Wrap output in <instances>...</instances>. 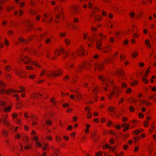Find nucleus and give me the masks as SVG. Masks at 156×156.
<instances>
[{"mask_svg":"<svg viewBox=\"0 0 156 156\" xmlns=\"http://www.w3.org/2000/svg\"><path fill=\"white\" fill-rule=\"evenodd\" d=\"M19 88L21 89V90H14L8 89L5 91L4 89L1 88L0 89V93L2 94H3L5 93L7 94H9L11 92H22L24 91V88L22 86H20Z\"/></svg>","mask_w":156,"mask_h":156,"instance_id":"obj_1","label":"nucleus"},{"mask_svg":"<svg viewBox=\"0 0 156 156\" xmlns=\"http://www.w3.org/2000/svg\"><path fill=\"white\" fill-rule=\"evenodd\" d=\"M20 60L23 61H25L24 63L25 64H28L29 62L31 64H34L35 66L38 67H40V66L39 65L38 63L35 62H33L31 61L29 59V58L27 57V56H25L24 58L21 56L20 58Z\"/></svg>","mask_w":156,"mask_h":156,"instance_id":"obj_2","label":"nucleus"},{"mask_svg":"<svg viewBox=\"0 0 156 156\" xmlns=\"http://www.w3.org/2000/svg\"><path fill=\"white\" fill-rule=\"evenodd\" d=\"M88 40L90 41L91 43H92L94 41H96L97 48L99 50L101 49L100 47L101 46V40L98 39L96 36H94V38L92 37L91 40H90L89 38Z\"/></svg>","mask_w":156,"mask_h":156,"instance_id":"obj_3","label":"nucleus"},{"mask_svg":"<svg viewBox=\"0 0 156 156\" xmlns=\"http://www.w3.org/2000/svg\"><path fill=\"white\" fill-rule=\"evenodd\" d=\"M60 50L59 51H58V49L56 50V51L55 52V54L58 55V56H59L60 55V52H61L62 54V56L64 58H65V56H67L68 55V53L63 48L60 47Z\"/></svg>","mask_w":156,"mask_h":156,"instance_id":"obj_4","label":"nucleus"},{"mask_svg":"<svg viewBox=\"0 0 156 156\" xmlns=\"http://www.w3.org/2000/svg\"><path fill=\"white\" fill-rule=\"evenodd\" d=\"M58 73H56V72H52V71L50 72H48L46 74V75L49 76L51 77V75H53L55 77H57L59 75V74H62V72L60 71L59 70H57Z\"/></svg>","mask_w":156,"mask_h":156,"instance_id":"obj_5","label":"nucleus"},{"mask_svg":"<svg viewBox=\"0 0 156 156\" xmlns=\"http://www.w3.org/2000/svg\"><path fill=\"white\" fill-rule=\"evenodd\" d=\"M2 116H3L2 121L4 122V123L5 124L6 126L8 127H9L11 129H12V128L11 126V124L9 123L6 121V118L5 117L3 116V115H2Z\"/></svg>","mask_w":156,"mask_h":156,"instance_id":"obj_6","label":"nucleus"},{"mask_svg":"<svg viewBox=\"0 0 156 156\" xmlns=\"http://www.w3.org/2000/svg\"><path fill=\"white\" fill-rule=\"evenodd\" d=\"M29 21V20H28V21H25L24 23V24H27V29L28 31H30L31 29H32L33 27V26L31 23H28V22Z\"/></svg>","mask_w":156,"mask_h":156,"instance_id":"obj_7","label":"nucleus"},{"mask_svg":"<svg viewBox=\"0 0 156 156\" xmlns=\"http://www.w3.org/2000/svg\"><path fill=\"white\" fill-rule=\"evenodd\" d=\"M103 62H101L99 64H95V66L99 70H101L103 68Z\"/></svg>","mask_w":156,"mask_h":156,"instance_id":"obj_8","label":"nucleus"},{"mask_svg":"<svg viewBox=\"0 0 156 156\" xmlns=\"http://www.w3.org/2000/svg\"><path fill=\"white\" fill-rule=\"evenodd\" d=\"M34 140L36 141V145L37 146L40 147H42V144L37 141L38 138L37 137H34Z\"/></svg>","mask_w":156,"mask_h":156,"instance_id":"obj_9","label":"nucleus"},{"mask_svg":"<svg viewBox=\"0 0 156 156\" xmlns=\"http://www.w3.org/2000/svg\"><path fill=\"white\" fill-rule=\"evenodd\" d=\"M117 75L119 76H121L122 77L123 76V71L121 69H119L117 70Z\"/></svg>","mask_w":156,"mask_h":156,"instance_id":"obj_10","label":"nucleus"},{"mask_svg":"<svg viewBox=\"0 0 156 156\" xmlns=\"http://www.w3.org/2000/svg\"><path fill=\"white\" fill-rule=\"evenodd\" d=\"M122 127L124 128V130H128L129 129V125L127 123L123 124L122 125Z\"/></svg>","mask_w":156,"mask_h":156,"instance_id":"obj_11","label":"nucleus"},{"mask_svg":"<svg viewBox=\"0 0 156 156\" xmlns=\"http://www.w3.org/2000/svg\"><path fill=\"white\" fill-rule=\"evenodd\" d=\"M93 90L94 93V95L93 96V97L95 99H97V97L96 95V94L98 92V90H97V87H94L93 89Z\"/></svg>","mask_w":156,"mask_h":156,"instance_id":"obj_12","label":"nucleus"},{"mask_svg":"<svg viewBox=\"0 0 156 156\" xmlns=\"http://www.w3.org/2000/svg\"><path fill=\"white\" fill-rule=\"evenodd\" d=\"M18 40L20 42L23 43L24 44L27 43L28 42V41H27L25 40L24 39L20 37L19 38Z\"/></svg>","mask_w":156,"mask_h":156,"instance_id":"obj_13","label":"nucleus"},{"mask_svg":"<svg viewBox=\"0 0 156 156\" xmlns=\"http://www.w3.org/2000/svg\"><path fill=\"white\" fill-rule=\"evenodd\" d=\"M11 109V107L9 106L5 107L4 108V111L5 112H9Z\"/></svg>","mask_w":156,"mask_h":156,"instance_id":"obj_14","label":"nucleus"},{"mask_svg":"<svg viewBox=\"0 0 156 156\" xmlns=\"http://www.w3.org/2000/svg\"><path fill=\"white\" fill-rule=\"evenodd\" d=\"M117 89L116 90V91H112V92L111 93V95H109L108 96V98L110 99H111V97H112V96L111 95H113L114 94H118V92H117Z\"/></svg>","mask_w":156,"mask_h":156,"instance_id":"obj_15","label":"nucleus"},{"mask_svg":"<svg viewBox=\"0 0 156 156\" xmlns=\"http://www.w3.org/2000/svg\"><path fill=\"white\" fill-rule=\"evenodd\" d=\"M145 43L149 48H151V45L150 44V42L149 41L147 40H146L145 41Z\"/></svg>","mask_w":156,"mask_h":156,"instance_id":"obj_16","label":"nucleus"},{"mask_svg":"<svg viewBox=\"0 0 156 156\" xmlns=\"http://www.w3.org/2000/svg\"><path fill=\"white\" fill-rule=\"evenodd\" d=\"M2 133L5 136H7L8 134V132L4 130H2Z\"/></svg>","mask_w":156,"mask_h":156,"instance_id":"obj_17","label":"nucleus"},{"mask_svg":"<svg viewBox=\"0 0 156 156\" xmlns=\"http://www.w3.org/2000/svg\"><path fill=\"white\" fill-rule=\"evenodd\" d=\"M105 148H109L111 150L113 151L115 149V147H110L107 144H106L105 145Z\"/></svg>","mask_w":156,"mask_h":156,"instance_id":"obj_18","label":"nucleus"},{"mask_svg":"<svg viewBox=\"0 0 156 156\" xmlns=\"http://www.w3.org/2000/svg\"><path fill=\"white\" fill-rule=\"evenodd\" d=\"M99 78L101 80L102 82H104L106 81V79L102 76L99 77Z\"/></svg>","mask_w":156,"mask_h":156,"instance_id":"obj_19","label":"nucleus"},{"mask_svg":"<svg viewBox=\"0 0 156 156\" xmlns=\"http://www.w3.org/2000/svg\"><path fill=\"white\" fill-rule=\"evenodd\" d=\"M38 95H40L41 96V94H40L39 93H38L37 94L36 93H34L33 94L32 97L34 98H37L38 97Z\"/></svg>","mask_w":156,"mask_h":156,"instance_id":"obj_20","label":"nucleus"},{"mask_svg":"<svg viewBox=\"0 0 156 156\" xmlns=\"http://www.w3.org/2000/svg\"><path fill=\"white\" fill-rule=\"evenodd\" d=\"M95 19L98 21L100 20H101L102 18L98 15H97L94 16Z\"/></svg>","mask_w":156,"mask_h":156,"instance_id":"obj_21","label":"nucleus"},{"mask_svg":"<svg viewBox=\"0 0 156 156\" xmlns=\"http://www.w3.org/2000/svg\"><path fill=\"white\" fill-rule=\"evenodd\" d=\"M83 51V50L82 49H81L80 50H79V51H78L77 52V53L78 54H79L80 55H79L80 56H81V55H83V53L82 52V51Z\"/></svg>","mask_w":156,"mask_h":156,"instance_id":"obj_22","label":"nucleus"},{"mask_svg":"<svg viewBox=\"0 0 156 156\" xmlns=\"http://www.w3.org/2000/svg\"><path fill=\"white\" fill-rule=\"evenodd\" d=\"M140 101L143 104H146L147 105H150V103L149 102H145L144 100H143V101H141V100H140Z\"/></svg>","mask_w":156,"mask_h":156,"instance_id":"obj_23","label":"nucleus"},{"mask_svg":"<svg viewBox=\"0 0 156 156\" xmlns=\"http://www.w3.org/2000/svg\"><path fill=\"white\" fill-rule=\"evenodd\" d=\"M65 42L67 45H69L70 43V41L68 39H65Z\"/></svg>","mask_w":156,"mask_h":156,"instance_id":"obj_24","label":"nucleus"},{"mask_svg":"<svg viewBox=\"0 0 156 156\" xmlns=\"http://www.w3.org/2000/svg\"><path fill=\"white\" fill-rule=\"evenodd\" d=\"M115 108L114 107H109L108 108V110L111 111L112 112H114V111L115 110Z\"/></svg>","mask_w":156,"mask_h":156,"instance_id":"obj_25","label":"nucleus"},{"mask_svg":"<svg viewBox=\"0 0 156 156\" xmlns=\"http://www.w3.org/2000/svg\"><path fill=\"white\" fill-rule=\"evenodd\" d=\"M45 122L47 125H51V122L49 120H46Z\"/></svg>","mask_w":156,"mask_h":156,"instance_id":"obj_26","label":"nucleus"},{"mask_svg":"<svg viewBox=\"0 0 156 156\" xmlns=\"http://www.w3.org/2000/svg\"><path fill=\"white\" fill-rule=\"evenodd\" d=\"M13 96L14 97H15L16 98V100L17 101H19L20 100L19 96L17 94H14Z\"/></svg>","mask_w":156,"mask_h":156,"instance_id":"obj_27","label":"nucleus"},{"mask_svg":"<svg viewBox=\"0 0 156 156\" xmlns=\"http://www.w3.org/2000/svg\"><path fill=\"white\" fill-rule=\"evenodd\" d=\"M96 156H102V152L99 151V153H96Z\"/></svg>","mask_w":156,"mask_h":156,"instance_id":"obj_28","label":"nucleus"},{"mask_svg":"<svg viewBox=\"0 0 156 156\" xmlns=\"http://www.w3.org/2000/svg\"><path fill=\"white\" fill-rule=\"evenodd\" d=\"M5 69L7 71H9L10 70V67L9 66H6L5 67Z\"/></svg>","mask_w":156,"mask_h":156,"instance_id":"obj_29","label":"nucleus"},{"mask_svg":"<svg viewBox=\"0 0 156 156\" xmlns=\"http://www.w3.org/2000/svg\"><path fill=\"white\" fill-rule=\"evenodd\" d=\"M142 80L145 83H147L148 80L146 79L144 77H143L142 78Z\"/></svg>","mask_w":156,"mask_h":156,"instance_id":"obj_30","label":"nucleus"},{"mask_svg":"<svg viewBox=\"0 0 156 156\" xmlns=\"http://www.w3.org/2000/svg\"><path fill=\"white\" fill-rule=\"evenodd\" d=\"M130 111L131 112H133L134 110V108L132 106H130L129 108Z\"/></svg>","mask_w":156,"mask_h":156,"instance_id":"obj_31","label":"nucleus"},{"mask_svg":"<svg viewBox=\"0 0 156 156\" xmlns=\"http://www.w3.org/2000/svg\"><path fill=\"white\" fill-rule=\"evenodd\" d=\"M143 131V130H142L141 131H140L139 130H136L135 131V133L136 134H138L141 132Z\"/></svg>","mask_w":156,"mask_h":156,"instance_id":"obj_32","label":"nucleus"},{"mask_svg":"<svg viewBox=\"0 0 156 156\" xmlns=\"http://www.w3.org/2000/svg\"><path fill=\"white\" fill-rule=\"evenodd\" d=\"M30 4L32 5H34L35 4V2L33 0H31L30 1Z\"/></svg>","mask_w":156,"mask_h":156,"instance_id":"obj_33","label":"nucleus"},{"mask_svg":"<svg viewBox=\"0 0 156 156\" xmlns=\"http://www.w3.org/2000/svg\"><path fill=\"white\" fill-rule=\"evenodd\" d=\"M138 55V53L137 52H135L132 55V56L133 57H136Z\"/></svg>","mask_w":156,"mask_h":156,"instance_id":"obj_34","label":"nucleus"},{"mask_svg":"<svg viewBox=\"0 0 156 156\" xmlns=\"http://www.w3.org/2000/svg\"><path fill=\"white\" fill-rule=\"evenodd\" d=\"M51 41V39L49 38H48L45 40V42L47 44L50 42Z\"/></svg>","mask_w":156,"mask_h":156,"instance_id":"obj_35","label":"nucleus"},{"mask_svg":"<svg viewBox=\"0 0 156 156\" xmlns=\"http://www.w3.org/2000/svg\"><path fill=\"white\" fill-rule=\"evenodd\" d=\"M1 105L3 106L6 105V103L4 101H1L0 102Z\"/></svg>","mask_w":156,"mask_h":156,"instance_id":"obj_36","label":"nucleus"},{"mask_svg":"<svg viewBox=\"0 0 156 156\" xmlns=\"http://www.w3.org/2000/svg\"><path fill=\"white\" fill-rule=\"evenodd\" d=\"M137 84V82L136 81H133V83H131L132 86H134V85Z\"/></svg>","mask_w":156,"mask_h":156,"instance_id":"obj_37","label":"nucleus"},{"mask_svg":"<svg viewBox=\"0 0 156 156\" xmlns=\"http://www.w3.org/2000/svg\"><path fill=\"white\" fill-rule=\"evenodd\" d=\"M62 106L65 108L66 107H69V105L67 103H65L63 104L62 105Z\"/></svg>","mask_w":156,"mask_h":156,"instance_id":"obj_38","label":"nucleus"},{"mask_svg":"<svg viewBox=\"0 0 156 156\" xmlns=\"http://www.w3.org/2000/svg\"><path fill=\"white\" fill-rule=\"evenodd\" d=\"M75 96L78 98H81L82 97V96L81 94H76L75 95Z\"/></svg>","mask_w":156,"mask_h":156,"instance_id":"obj_39","label":"nucleus"},{"mask_svg":"<svg viewBox=\"0 0 156 156\" xmlns=\"http://www.w3.org/2000/svg\"><path fill=\"white\" fill-rule=\"evenodd\" d=\"M99 138L98 136H96V137H94L93 138L95 142H97L98 140V139Z\"/></svg>","mask_w":156,"mask_h":156,"instance_id":"obj_40","label":"nucleus"},{"mask_svg":"<svg viewBox=\"0 0 156 156\" xmlns=\"http://www.w3.org/2000/svg\"><path fill=\"white\" fill-rule=\"evenodd\" d=\"M72 27L73 28L75 29H78V28L76 27V25L74 24L73 23L72 24Z\"/></svg>","mask_w":156,"mask_h":156,"instance_id":"obj_41","label":"nucleus"},{"mask_svg":"<svg viewBox=\"0 0 156 156\" xmlns=\"http://www.w3.org/2000/svg\"><path fill=\"white\" fill-rule=\"evenodd\" d=\"M50 101L54 105H55L56 103V102L53 99L51 98L50 100Z\"/></svg>","mask_w":156,"mask_h":156,"instance_id":"obj_42","label":"nucleus"},{"mask_svg":"<svg viewBox=\"0 0 156 156\" xmlns=\"http://www.w3.org/2000/svg\"><path fill=\"white\" fill-rule=\"evenodd\" d=\"M122 87L124 88H126L127 87V85L126 84L124 83H122L121 84Z\"/></svg>","mask_w":156,"mask_h":156,"instance_id":"obj_43","label":"nucleus"},{"mask_svg":"<svg viewBox=\"0 0 156 156\" xmlns=\"http://www.w3.org/2000/svg\"><path fill=\"white\" fill-rule=\"evenodd\" d=\"M5 85V83L2 81L0 80V85L4 86Z\"/></svg>","mask_w":156,"mask_h":156,"instance_id":"obj_44","label":"nucleus"},{"mask_svg":"<svg viewBox=\"0 0 156 156\" xmlns=\"http://www.w3.org/2000/svg\"><path fill=\"white\" fill-rule=\"evenodd\" d=\"M130 15L131 17L132 18H133L135 16V14L133 12L130 13Z\"/></svg>","mask_w":156,"mask_h":156,"instance_id":"obj_45","label":"nucleus"},{"mask_svg":"<svg viewBox=\"0 0 156 156\" xmlns=\"http://www.w3.org/2000/svg\"><path fill=\"white\" fill-rule=\"evenodd\" d=\"M96 133V132H94L91 134V136L92 138H93L95 137Z\"/></svg>","mask_w":156,"mask_h":156,"instance_id":"obj_46","label":"nucleus"},{"mask_svg":"<svg viewBox=\"0 0 156 156\" xmlns=\"http://www.w3.org/2000/svg\"><path fill=\"white\" fill-rule=\"evenodd\" d=\"M92 6V3L89 2V6H88V7H89V8H90V9L91 8Z\"/></svg>","mask_w":156,"mask_h":156,"instance_id":"obj_47","label":"nucleus"},{"mask_svg":"<svg viewBox=\"0 0 156 156\" xmlns=\"http://www.w3.org/2000/svg\"><path fill=\"white\" fill-rule=\"evenodd\" d=\"M104 48H107L109 50H111V48L109 46V45H108L107 47H104Z\"/></svg>","mask_w":156,"mask_h":156,"instance_id":"obj_48","label":"nucleus"},{"mask_svg":"<svg viewBox=\"0 0 156 156\" xmlns=\"http://www.w3.org/2000/svg\"><path fill=\"white\" fill-rule=\"evenodd\" d=\"M44 147L43 148V150H44L46 149V147L48 145V144L45 143H44Z\"/></svg>","mask_w":156,"mask_h":156,"instance_id":"obj_49","label":"nucleus"},{"mask_svg":"<svg viewBox=\"0 0 156 156\" xmlns=\"http://www.w3.org/2000/svg\"><path fill=\"white\" fill-rule=\"evenodd\" d=\"M88 112L89 115L87 116V118H90L92 116V114L91 113H90L89 111Z\"/></svg>","mask_w":156,"mask_h":156,"instance_id":"obj_50","label":"nucleus"},{"mask_svg":"<svg viewBox=\"0 0 156 156\" xmlns=\"http://www.w3.org/2000/svg\"><path fill=\"white\" fill-rule=\"evenodd\" d=\"M110 42H113L114 41V39L112 37H111L110 38Z\"/></svg>","mask_w":156,"mask_h":156,"instance_id":"obj_51","label":"nucleus"},{"mask_svg":"<svg viewBox=\"0 0 156 156\" xmlns=\"http://www.w3.org/2000/svg\"><path fill=\"white\" fill-rule=\"evenodd\" d=\"M12 116L13 118H16L17 116V114L16 113H13L12 115Z\"/></svg>","mask_w":156,"mask_h":156,"instance_id":"obj_52","label":"nucleus"},{"mask_svg":"<svg viewBox=\"0 0 156 156\" xmlns=\"http://www.w3.org/2000/svg\"><path fill=\"white\" fill-rule=\"evenodd\" d=\"M62 8H58V12H60V13H62Z\"/></svg>","mask_w":156,"mask_h":156,"instance_id":"obj_53","label":"nucleus"},{"mask_svg":"<svg viewBox=\"0 0 156 156\" xmlns=\"http://www.w3.org/2000/svg\"><path fill=\"white\" fill-rule=\"evenodd\" d=\"M73 21L75 22H77L79 21V20L77 18H75L74 19Z\"/></svg>","mask_w":156,"mask_h":156,"instance_id":"obj_54","label":"nucleus"},{"mask_svg":"<svg viewBox=\"0 0 156 156\" xmlns=\"http://www.w3.org/2000/svg\"><path fill=\"white\" fill-rule=\"evenodd\" d=\"M66 34L65 33H60L59 35L61 37L64 36L66 35Z\"/></svg>","mask_w":156,"mask_h":156,"instance_id":"obj_55","label":"nucleus"},{"mask_svg":"<svg viewBox=\"0 0 156 156\" xmlns=\"http://www.w3.org/2000/svg\"><path fill=\"white\" fill-rule=\"evenodd\" d=\"M139 117L140 118H143L144 115H143V114H142V113H139Z\"/></svg>","mask_w":156,"mask_h":156,"instance_id":"obj_56","label":"nucleus"},{"mask_svg":"<svg viewBox=\"0 0 156 156\" xmlns=\"http://www.w3.org/2000/svg\"><path fill=\"white\" fill-rule=\"evenodd\" d=\"M124 44H127L128 43V40H126L123 42Z\"/></svg>","mask_w":156,"mask_h":156,"instance_id":"obj_57","label":"nucleus"},{"mask_svg":"<svg viewBox=\"0 0 156 156\" xmlns=\"http://www.w3.org/2000/svg\"><path fill=\"white\" fill-rule=\"evenodd\" d=\"M20 137V135L18 134L15 135V138L17 139H19Z\"/></svg>","mask_w":156,"mask_h":156,"instance_id":"obj_58","label":"nucleus"},{"mask_svg":"<svg viewBox=\"0 0 156 156\" xmlns=\"http://www.w3.org/2000/svg\"><path fill=\"white\" fill-rule=\"evenodd\" d=\"M35 76L34 75H31L29 76V77L32 79H33L35 77Z\"/></svg>","mask_w":156,"mask_h":156,"instance_id":"obj_59","label":"nucleus"},{"mask_svg":"<svg viewBox=\"0 0 156 156\" xmlns=\"http://www.w3.org/2000/svg\"><path fill=\"white\" fill-rule=\"evenodd\" d=\"M148 122H144V126H147L148 125Z\"/></svg>","mask_w":156,"mask_h":156,"instance_id":"obj_60","label":"nucleus"},{"mask_svg":"<svg viewBox=\"0 0 156 156\" xmlns=\"http://www.w3.org/2000/svg\"><path fill=\"white\" fill-rule=\"evenodd\" d=\"M26 68L28 70H29V69H33L32 67L30 66H27L26 67Z\"/></svg>","mask_w":156,"mask_h":156,"instance_id":"obj_61","label":"nucleus"},{"mask_svg":"<svg viewBox=\"0 0 156 156\" xmlns=\"http://www.w3.org/2000/svg\"><path fill=\"white\" fill-rule=\"evenodd\" d=\"M152 99L154 101H156V95H154L152 97Z\"/></svg>","mask_w":156,"mask_h":156,"instance_id":"obj_62","label":"nucleus"},{"mask_svg":"<svg viewBox=\"0 0 156 156\" xmlns=\"http://www.w3.org/2000/svg\"><path fill=\"white\" fill-rule=\"evenodd\" d=\"M5 44L6 45H9V42H8V41H7V40L5 39Z\"/></svg>","mask_w":156,"mask_h":156,"instance_id":"obj_63","label":"nucleus"},{"mask_svg":"<svg viewBox=\"0 0 156 156\" xmlns=\"http://www.w3.org/2000/svg\"><path fill=\"white\" fill-rule=\"evenodd\" d=\"M24 2H22L20 4V6L21 7H23L24 6Z\"/></svg>","mask_w":156,"mask_h":156,"instance_id":"obj_64","label":"nucleus"}]
</instances>
